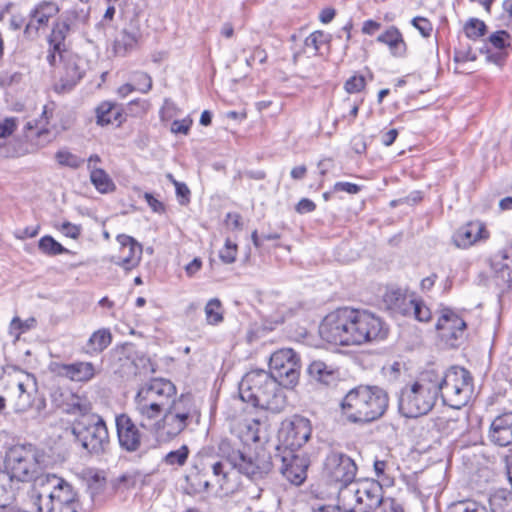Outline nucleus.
I'll use <instances>...</instances> for the list:
<instances>
[{
  "label": "nucleus",
  "instance_id": "1",
  "mask_svg": "<svg viewBox=\"0 0 512 512\" xmlns=\"http://www.w3.org/2000/svg\"><path fill=\"white\" fill-rule=\"evenodd\" d=\"M319 333L328 343L348 346L382 340L386 338L388 328L371 312L342 307L325 316Z\"/></svg>",
  "mask_w": 512,
  "mask_h": 512
},
{
  "label": "nucleus",
  "instance_id": "2",
  "mask_svg": "<svg viewBox=\"0 0 512 512\" xmlns=\"http://www.w3.org/2000/svg\"><path fill=\"white\" fill-rule=\"evenodd\" d=\"M45 453L32 444L12 446L6 453L4 470H0V507L12 504L26 483L36 482L43 474Z\"/></svg>",
  "mask_w": 512,
  "mask_h": 512
},
{
  "label": "nucleus",
  "instance_id": "3",
  "mask_svg": "<svg viewBox=\"0 0 512 512\" xmlns=\"http://www.w3.org/2000/svg\"><path fill=\"white\" fill-rule=\"evenodd\" d=\"M176 394L174 383L165 378H152L142 383L133 399L139 426L152 432Z\"/></svg>",
  "mask_w": 512,
  "mask_h": 512
},
{
  "label": "nucleus",
  "instance_id": "4",
  "mask_svg": "<svg viewBox=\"0 0 512 512\" xmlns=\"http://www.w3.org/2000/svg\"><path fill=\"white\" fill-rule=\"evenodd\" d=\"M389 404L387 392L378 386L359 385L341 401V412L350 423L367 424L378 420Z\"/></svg>",
  "mask_w": 512,
  "mask_h": 512
},
{
  "label": "nucleus",
  "instance_id": "5",
  "mask_svg": "<svg viewBox=\"0 0 512 512\" xmlns=\"http://www.w3.org/2000/svg\"><path fill=\"white\" fill-rule=\"evenodd\" d=\"M281 384L268 371L256 369L246 373L239 384L240 398L254 407L280 412L285 406Z\"/></svg>",
  "mask_w": 512,
  "mask_h": 512
},
{
  "label": "nucleus",
  "instance_id": "6",
  "mask_svg": "<svg viewBox=\"0 0 512 512\" xmlns=\"http://www.w3.org/2000/svg\"><path fill=\"white\" fill-rule=\"evenodd\" d=\"M31 497L38 512H78L80 509L73 486L54 474L39 478Z\"/></svg>",
  "mask_w": 512,
  "mask_h": 512
},
{
  "label": "nucleus",
  "instance_id": "7",
  "mask_svg": "<svg viewBox=\"0 0 512 512\" xmlns=\"http://www.w3.org/2000/svg\"><path fill=\"white\" fill-rule=\"evenodd\" d=\"M200 420L201 411L194 398L189 394L176 395L152 433L160 441H171L191 426L198 425Z\"/></svg>",
  "mask_w": 512,
  "mask_h": 512
},
{
  "label": "nucleus",
  "instance_id": "8",
  "mask_svg": "<svg viewBox=\"0 0 512 512\" xmlns=\"http://www.w3.org/2000/svg\"><path fill=\"white\" fill-rule=\"evenodd\" d=\"M438 397L439 387L435 371H425L400 390L399 411L407 418L425 415L435 406Z\"/></svg>",
  "mask_w": 512,
  "mask_h": 512
},
{
  "label": "nucleus",
  "instance_id": "9",
  "mask_svg": "<svg viewBox=\"0 0 512 512\" xmlns=\"http://www.w3.org/2000/svg\"><path fill=\"white\" fill-rule=\"evenodd\" d=\"M439 396L445 405L460 410L473 395V380L468 370L451 367L444 374L435 371Z\"/></svg>",
  "mask_w": 512,
  "mask_h": 512
},
{
  "label": "nucleus",
  "instance_id": "10",
  "mask_svg": "<svg viewBox=\"0 0 512 512\" xmlns=\"http://www.w3.org/2000/svg\"><path fill=\"white\" fill-rule=\"evenodd\" d=\"M337 500L352 512L382 509L383 502L386 501L382 496L381 484L371 479L356 480L344 486L339 491Z\"/></svg>",
  "mask_w": 512,
  "mask_h": 512
},
{
  "label": "nucleus",
  "instance_id": "11",
  "mask_svg": "<svg viewBox=\"0 0 512 512\" xmlns=\"http://www.w3.org/2000/svg\"><path fill=\"white\" fill-rule=\"evenodd\" d=\"M6 396L0 395V412L6 406V400L16 413L27 412L33 405L37 394V382L33 375L17 370L14 375L4 378Z\"/></svg>",
  "mask_w": 512,
  "mask_h": 512
},
{
  "label": "nucleus",
  "instance_id": "12",
  "mask_svg": "<svg viewBox=\"0 0 512 512\" xmlns=\"http://www.w3.org/2000/svg\"><path fill=\"white\" fill-rule=\"evenodd\" d=\"M357 471L358 467L351 457L341 452H330L324 462L323 477L327 483L333 486V491L325 493L319 485L315 490L316 497L322 500L335 494L338 497L339 491L344 486L356 481Z\"/></svg>",
  "mask_w": 512,
  "mask_h": 512
},
{
  "label": "nucleus",
  "instance_id": "13",
  "mask_svg": "<svg viewBox=\"0 0 512 512\" xmlns=\"http://www.w3.org/2000/svg\"><path fill=\"white\" fill-rule=\"evenodd\" d=\"M72 434L76 442L90 454L99 455L109 445L106 423L98 414L77 418L72 424Z\"/></svg>",
  "mask_w": 512,
  "mask_h": 512
},
{
  "label": "nucleus",
  "instance_id": "14",
  "mask_svg": "<svg viewBox=\"0 0 512 512\" xmlns=\"http://www.w3.org/2000/svg\"><path fill=\"white\" fill-rule=\"evenodd\" d=\"M226 461L252 480L262 479L271 472L273 467L271 456L263 450L254 456H247L240 450H232L227 455Z\"/></svg>",
  "mask_w": 512,
  "mask_h": 512
},
{
  "label": "nucleus",
  "instance_id": "15",
  "mask_svg": "<svg viewBox=\"0 0 512 512\" xmlns=\"http://www.w3.org/2000/svg\"><path fill=\"white\" fill-rule=\"evenodd\" d=\"M270 370L278 382L286 387L297 384L300 375V359L290 348L280 349L270 357Z\"/></svg>",
  "mask_w": 512,
  "mask_h": 512
},
{
  "label": "nucleus",
  "instance_id": "16",
  "mask_svg": "<svg viewBox=\"0 0 512 512\" xmlns=\"http://www.w3.org/2000/svg\"><path fill=\"white\" fill-rule=\"evenodd\" d=\"M312 432L310 421L302 416H293L281 423L278 438L283 450L295 451L310 438Z\"/></svg>",
  "mask_w": 512,
  "mask_h": 512
},
{
  "label": "nucleus",
  "instance_id": "17",
  "mask_svg": "<svg viewBox=\"0 0 512 512\" xmlns=\"http://www.w3.org/2000/svg\"><path fill=\"white\" fill-rule=\"evenodd\" d=\"M280 460L279 470L291 484L299 486L306 480L310 461L305 453L283 450Z\"/></svg>",
  "mask_w": 512,
  "mask_h": 512
},
{
  "label": "nucleus",
  "instance_id": "18",
  "mask_svg": "<svg viewBox=\"0 0 512 512\" xmlns=\"http://www.w3.org/2000/svg\"><path fill=\"white\" fill-rule=\"evenodd\" d=\"M116 239L120 245L119 251L111 256L110 261L126 272L135 269L142 259V245L126 234H120Z\"/></svg>",
  "mask_w": 512,
  "mask_h": 512
},
{
  "label": "nucleus",
  "instance_id": "19",
  "mask_svg": "<svg viewBox=\"0 0 512 512\" xmlns=\"http://www.w3.org/2000/svg\"><path fill=\"white\" fill-rule=\"evenodd\" d=\"M441 338L451 347L458 345V340L464 335L466 322L452 309L444 307L436 324Z\"/></svg>",
  "mask_w": 512,
  "mask_h": 512
},
{
  "label": "nucleus",
  "instance_id": "20",
  "mask_svg": "<svg viewBox=\"0 0 512 512\" xmlns=\"http://www.w3.org/2000/svg\"><path fill=\"white\" fill-rule=\"evenodd\" d=\"M115 425L120 447L127 452L139 450L143 433L132 418L126 413L116 415Z\"/></svg>",
  "mask_w": 512,
  "mask_h": 512
},
{
  "label": "nucleus",
  "instance_id": "21",
  "mask_svg": "<svg viewBox=\"0 0 512 512\" xmlns=\"http://www.w3.org/2000/svg\"><path fill=\"white\" fill-rule=\"evenodd\" d=\"M50 369L56 375L74 382H89L97 374L94 364L87 361H76L69 364L54 362L51 363Z\"/></svg>",
  "mask_w": 512,
  "mask_h": 512
},
{
  "label": "nucleus",
  "instance_id": "22",
  "mask_svg": "<svg viewBox=\"0 0 512 512\" xmlns=\"http://www.w3.org/2000/svg\"><path fill=\"white\" fill-rule=\"evenodd\" d=\"M489 438L491 442L501 447L512 444V412L494 418L490 425Z\"/></svg>",
  "mask_w": 512,
  "mask_h": 512
},
{
  "label": "nucleus",
  "instance_id": "23",
  "mask_svg": "<svg viewBox=\"0 0 512 512\" xmlns=\"http://www.w3.org/2000/svg\"><path fill=\"white\" fill-rule=\"evenodd\" d=\"M58 12V7L53 2H42L30 13V20L25 27L27 36L36 35L41 27L47 26L50 18Z\"/></svg>",
  "mask_w": 512,
  "mask_h": 512
},
{
  "label": "nucleus",
  "instance_id": "24",
  "mask_svg": "<svg viewBox=\"0 0 512 512\" xmlns=\"http://www.w3.org/2000/svg\"><path fill=\"white\" fill-rule=\"evenodd\" d=\"M488 231L481 222H469L460 227L453 236L455 245L459 248H468L478 240L488 238Z\"/></svg>",
  "mask_w": 512,
  "mask_h": 512
},
{
  "label": "nucleus",
  "instance_id": "25",
  "mask_svg": "<svg viewBox=\"0 0 512 512\" xmlns=\"http://www.w3.org/2000/svg\"><path fill=\"white\" fill-rule=\"evenodd\" d=\"M469 416L466 412H455L451 415L438 417L435 421L437 429L445 435L460 436L468 430Z\"/></svg>",
  "mask_w": 512,
  "mask_h": 512
},
{
  "label": "nucleus",
  "instance_id": "26",
  "mask_svg": "<svg viewBox=\"0 0 512 512\" xmlns=\"http://www.w3.org/2000/svg\"><path fill=\"white\" fill-rule=\"evenodd\" d=\"M84 70L75 58H69L64 63V72L55 85L57 92L71 90L83 77Z\"/></svg>",
  "mask_w": 512,
  "mask_h": 512
},
{
  "label": "nucleus",
  "instance_id": "27",
  "mask_svg": "<svg viewBox=\"0 0 512 512\" xmlns=\"http://www.w3.org/2000/svg\"><path fill=\"white\" fill-rule=\"evenodd\" d=\"M379 43L385 44L392 56L402 58L407 53V45L398 28L391 26L377 37Z\"/></svg>",
  "mask_w": 512,
  "mask_h": 512
},
{
  "label": "nucleus",
  "instance_id": "28",
  "mask_svg": "<svg viewBox=\"0 0 512 512\" xmlns=\"http://www.w3.org/2000/svg\"><path fill=\"white\" fill-rule=\"evenodd\" d=\"M308 373L314 381L325 386L336 384L339 378L338 370L321 360L313 361L308 367Z\"/></svg>",
  "mask_w": 512,
  "mask_h": 512
},
{
  "label": "nucleus",
  "instance_id": "29",
  "mask_svg": "<svg viewBox=\"0 0 512 512\" xmlns=\"http://www.w3.org/2000/svg\"><path fill=\"white\" fill-rule=\"evenodd\" d=\"M49 119V112L46 106H44L42 114L38 119L26 123V138L33 140L35 137L39 139L42 144L48 143L50 141V129L48 128Z\"/></svg>",
  "mask_w": 512,
  "mask_h": 512
},
{
  "label": "nucleus",
  "instance_id": "30",
  "mask_svg": "<svg viewBox=\"0 0 512 512\" xmlns=\"http://www.w3.org/2000/svg\"><path fill=\"white\" fill-rule=\"evenodd\" d=\"M112 335L109 329L102 328L92 333L84 346V352L90 356L103 352L111 343Z\"/></svg>",
  "mask_w": 512,
  "mask_h": 512
},
{
  "label": "nucleus",
  "instance_id": "31",
  "mask_svg": "<svg viewBox=\"0 0 512 512\" xmlns=\"http://www.w3.org/2000/svg\"><path fill=\"white\" fill-rule=\"evenodd\" d=\"M492 269L497 277L508 287H512V258L498 254L491 262Z\"/></svg>",
  "mask_w": 512,
  "mask_h": 512
},
{
  "label": "nucleus",
  "instance_id": "32",
  "mask_svg": "<svg viewBox=\"0 0 512 512\" xmlns=\"http://www.w3.org/2000/svg\"><path fill=\"white\" fill-rule=\"evenodd\" d=\"M69 30L70 27L66 22H57L49 36V46L58 52L59 58H62V52L65 51L64 41Z\"/></svg>",
  "mask_w": 512,
  "mask_h": 512
},
{
  "label": "nucleus",
  "instance_id": "33",
  "mask_svg": "<svg viewBox=\"0 0 512 512\" xmlns=\"http://www.w3.org/2000/svg\"><path fill=\"white\" fill-rule=\"evenodd\" d=\"M96 113L97 123L101 126L113 124L115 122H121V113L119 109L110 102H104L100 104L96 110Z\"/></svg>",
  "mask_w": 512,
  "mask_h": 512
},
{
  "label": "nucleus",
  "instance_id": "34",
  "mask_svg": "<svg viewBox=\"0 0 512 512\" xmlns=\"http://www.w3.org/2000/svg\"><path fill=\"white\" fill-rule=\"evenodd\" d=\"M89 178L95 189L102 194L113 192L116 189L111 177L103 169H94Z\"/></svg>",
  "mask_w": 512,
  "mask_h": 512
},
{
  "label": "nucleus",
  "instance_id": "35",
  "mask_svg": "<svg viewBox=\"0 0 512 512\" xmlns=\"http://www.w3.org/2000/svg\"><path fill=\"white\" fill-rule=\"evenodd\" d=\"M139 33L123 29L115 41V51L118 54L125 55L133 50L138 43Z\"/></svg>",
  "mask_w": 512,
  "mask_h": 512
},
{
  "label": "nucleus",
  "instance_id": "36",
  "mask_svg": "<svg viewBox=\"0 0 512 512\" xmlns=\"http://www.w3.org/2000/svg\"><path fill=\"white\" fill-rule=\"evenodd\" d=\"M477 59V55L472 51V48L468 42H459V45L454 50V62L457 64L455 68L456 72H462L461 66H464L468 62H474Z\"/></svg>",
  "mask_w": 512,
  "mask_h": 512
},
{
  "label": "nucleus",
  "instance_id": "37",
  "mask_svg": "<svg viewBox=\"0 0 512 512\" xmlns=\"http://www.w3.org/2000/svg\"><path fill=\"white\" fill-rule=\"evenodd\" d=\"M38 248L42 253H44L48 256H56L59 254H72L73 253L71 250L63 247L52 236H49V235L43 236L39 240Z\"/></svg>",
  "mask_w": 512,
  "mask_h": 512
},
{
  "label": "nucleus",
  "instance_id": "38",
  "mask_svg": "<svg viewBox=\"0 0 512 512\" xmlns=\"http://www.w3.org/2000/svg\"><path fill=\"white\" fill-rule=\"evenodd\" d=\"M37 325V320L34 317H29L25 320L19 317H14L9 325V334L14 336L16 340L20 338L23 333L34 329Z\"/></svg>",
  "mask_w": 512,
  "mask_h": 512
},
{
  "label": "nucleus",
  "instance_id": "39",
  "mask_svg": "<svg viewBox=\"0 0 512 512\" xmlns=\"http://www.w3.org/2000/svg\"><path fill=\"white\" fill-rule=\"evenodd\" d=\"M492 512H512V494L497 492L489 499Z\"/></svg>",
  "mask_w": 512,
  "mask_h": 512
},
{
  "label": "nucleus",
  "instance_id": "40",
  "mask_svg": "<svg viewBox=\"0 0 512 512\" xmlns=\"http://www.w3.org/2000/svg\"><path fill=\"white\" fill-rule=\"evenodd\" d=\"M206 322L209 325H218L223 321L222 304L218 298L210 299L205 306Z\"/></svg>",
  "mask_w": 512,
  "mask_h": 512
},
{
  "label": "nucleus",
  "instance_id": "41",
  "mask_svg": "<svg viewBox=\"0 0 512 512\" xmlns=\"http://www.w3.org/2000/svg\"><path fill=\"white\" fill-rule=\"evenodd\" d=\"M373 467L377 477L376 482H379L381 486H392L394 484V477L391 475V467L387 461L375 460Z\"/></svg>",
  "mask_w": 512,
  "mask_h": 512
},
{
  "label": "nucleus",
  "instance_id": "42",
  "mask_svg": "<svg viewBox=\"0 0 512 512\" xmlns=\"http://www.w3.org/2000/svg\"><path fill=\"white\" fill-rule=\"evenodd\" d=\"M91 405L86 400L79 396L72 395L70 401L67 403L66 411L70 414H78L79 417H83V415H91L90 413Z\"/></svg>",
  "mask_w": 512,
  "mask_h": 512
},
{
  "label": "nucleus",
  "instance_id": "43",
  "mask_svg": "<svg viewBox=\"0 0 512 512\" xmlns=\"http://www.w3.org/2000/svg\"><path fill=\"white\" fill-rule=\"evenodd\" d=\"M55 158L61 166H67L72 169H77L85 162L81 157L72 154L68 150H59L55 154Z\"/></svg>",
  "mask_w": 512,
  "mask_h": 512
},
{
  "label": "nucleus",
  "instance_id": "44",
  "mask_svg": "<svg viewBox=\"0 0 512 512\" xmlns=\"http://www.w3.org/2000/svg\"><path fill=\"white\" fill-rule=\"evenodd\" d=\"M330 35L322 31H314L305 39V47L312 49L315 53L319 52L323 45L328 44Z\"/></svg>",
  "mask_w": 512,
  "mask_h": 512
},
{
  "label": "nucleus",
  "instance_id": "45",
  "mask_svg": "<svg viewBox=\"0 0 512 512\" xmlns=\"http://www.w3.org/2000/svg\"><path fill=\"white\" fill-rule=\"evenodd\" d=\"M464 32L468 39L476 40L486 32V25L477 18L470 19L464 26Z\"/></svg>",
  "mask_w": 512,
  "mask_h": 512
},
{
  "label": "nucleus",
  "instance_id": "46",
  "mask_svg": "<svg viewBox=\"0 0 512 512\" xmlns=\"http://www.w3.org/2000/svg\"><path fill=\"white\" fill-rule=\"evenodd\" d=\"M131 80L135 89L143 94L148 93L152 89V78L145 72L138 71L133 73Z\"/></svg>",
  "mask_w": 512,
  "mask_h": 512
},
{
  "label": "nucleus",
  "instance_id": "47",
  "mask_svg": "<svg viewBox=\"0 0 512 512\" xmlns=\"http://www.w3.org/2000/svg\"><path fill=\"white\" fill-rule=\"evenodd\" d=\"M189 449L186 445H182L179 449L170 451L166 454L164 462L167 465H178L183 466L188 458Z\"/></svg>",
  "mask_w": 512,
  "mask_h": 512
},
{
  "label": "nucleus",
  "instance_id": "48",
  "mask_svg": "<svg viewBox=\"0 0 512 512\" xmlns=\"http://www.w3.org/2000/svg\"><path fill=\"white\" fill-rule=\"evenodd\" d=\"M448 512H488L487 509L474 501H460L452 504Z\"/></svg>",
  "mask_w": 512,
  "mask_h": 512
},
{
  "label": "nucleus",
  "instance_id": "49",
  "mask_svg": "<svg viewBox=\"0 0 512 512\" xmlns=\"http://www.w3.org/2000/svg\"><path fill=\"white\" fill-rule=\"evenodd\" d=\"M237 245L231 240L225 241L224 247L219 252L220 259L226 264H232L237 258Z\"/></svg>",
  "mask_w": 512,
  "mask_h": 512
},
{
  "label": "nucleus",
  "instance_id": "50",
  "mask_svg": "<svg viewBox=\"0 0 512 512\" xmlns=\"http://www.w3.org/2000/svg\"><path fill=\"white\" fill-rule=\"evenodd\" d=\"M212 472L216 478L217 484L221 489L227 490L225 487L227 483V479L229 477V472L225 469V463L222 461H217L212 465Z\"/></svg>",
  "mask_w": 512,
  "mask_h": 512
},
{
  "label": "nucleus",
  "instance_id": "51",
  "mask_svg": "<svg viewBox=\"0 0 512 512\" xmlns=\"http://www.w3.org/2000/svg\"><path fill=\"white\" fill-rule=\"evenodd\" d=\"M366 86L365 78L362 75L351 76L344 84L347 93L361 92Z\"/></svg>",
  "mask_w": 512,
  "mask_h": 512
},
{
  "label": "nucleus",
  "instance_id": "52",
  "mask_svg": "<svg viewBox=\"0 0 512 512\" xmlns=\"http://www.w3.org/2000/svg\"><path fill=\"white\" fill-rule=\"evenodd\" d=\"M411 305L413 306L414 315L417 320L427 322L431 319V311L422 301L412 300Z\"/></svg>",
  "mask_w": 512,
  "mask_h": 512
},
{
  "label": "nucleus",
  "instance_id": "53",
  "mask_svg": "<svg viewBox=\"0 0 512 512\" xmlns=\"http://www.w3.org/2000/svg\"><path fill=\"white\" fill-rule=\"evenodd\" d=\"M57 228L64 236L74 240L78 239L82 232V227L80 225H76L68 221L61 223Z\"/></svg>",
  "mask_w": 512,
  "mask_h": 512
},
{
  "label": "nucleus",
  "instance_id": "54",
  "mask_svg": "<svg viewBox=\"0 0 512 512\" xmlns=\"http://www.w3.org/2000/svg\"><path fill=\"white\" fill-rule=\"evenodd\" d=\"M509 38L510 35L506 31L500 30L491 34L489 41L495 48L504 49L509 45Z\"/></svg>",
  "mask_w": 512,
  "mask_h": 512
},
{
  "label": "nucleus",
  "instance_id": "55",
  "mask_svg": "<svg viewBox=\"0 0 512 512\" xmlns=\"http://www.w3.org/2000/svg\"><path fill=\"white\" fill-rule=\"evenodd\" d=\"M411 24L420 32L423 37H429L433 30L430 21L424 17H415L412 19Z\"/></svg>",
  "mask_w": 512,
  "mask_h": 512
},
{
  "label": "nucleus",
  "instance_id": "56",
  "mask_svg": "<svg viewBox=\"0 0 512 512\" xmlns=\"http://www.w3.org/2000/svg\"><path fill=\"white\" fill-rule=\"evenodd\" d=\"M192 125V120L189 118H185L182 120H175L171 124V132L175 134H188L190 127Z\"/></svg>",
  "mask_w": 512,
  "mask_h": 512
},
{
  "label": "nucleus",
  "instance_id": "57",
  "mask_svg": "<svg viewBox=\"0 0 512 512\" xmlns=\"http://www.w3.org/2000/svg\"><path fill=\"white\" fill-rule=\"evenodd\" d=\"M16 119L6 118L0 122V138H6L10 136L16 129Z\"/></svg>",
  "mask_w": 512,
  "mask_h": 512
},
{
  "label": "nucleus",
  "instance_id": "58",
  "mask_svg": "<svg viewBox=\"0 0 512 512\" xmlns=\"http://www.w3.org/2000/svg\"><path fill=\"white\" fill-rule=\"evenodd\" d=\"M176 195L179 199V203L184 205L190 200V190L185 183L175 182Z\"/></svg>",
  "mask_w": 512,
  "mask_h": 512
},
{
  "label": "nucleus",
  "instance_id": "59",
  "mask_svg": "<svg viewBox=\"0 0 512 512\" xmlns=\"http://www.w3.org/2000/svg\"><path fill=\"white\" fill-rule=\"evenodd\" d=\"M333 190L335 192H346L348 194H357L361 188L359 185L350 182H336Z\"/></svg>",
  "mask_w": 512,
  "mask_h": 512
},
{
  "label": "nucleus",
  "instance_id": "60",
  "mask_svg": "<svg viewBox=\"0 0 512 512\" xmlns=\"http://www.w3.org/2000/svg\"><path fill=\"white\" fill-rule=\"evenodd\" d=\"M225 224L228 228L232 230H241L242 222L240 214L236 212H229L225 218Z\"/></svg>",
  "mask_w": 512,
  "mask_h": 512
},
{
  "label": "nucleus",
  "instance_id": "61",
  "mask_svg": "<svg viewBox=\"0 0 512 512\" xmlns=\"http://www.w3.org/2000/svg\"><path fill=\"white\" fill-rule=\"evenodd\" d=\"M337 502H339L337 500ZM313 512H352L350 509L343 506L342 503H337L336 505H319L313 507Z\"/></svg>",
  "mask_w": 512,
  "mask_h": 512
},
{
  "label": "nucleus",
  "instance_id": "62",
  "mask_svg": "<svg viewBox=\"0 0 512 512\" xmlns=\"http://www.w3.org/2000/svg\"><path fill=\"white\" fill-rule=\"evenodd\" d=\"M144 199L146 200L149 207L156 213H162L164 212L165 208L162 202H160L158 199H156L152 194L145 193Z\"/></svg>",
  "mask_w": 512,
  "mask_h": 512
},
{
  "label": "nucleus",
  "instance_id": "63",
  "mask_svg": "<svg viewBox=\"0 0 512 512\" xmlns=\"http://www.w3.org/2000/svg\"><path fill=\"white\" fill-rule=\"evenodd\" d=\"M315 208V203L308 198L301 199L296 205V211L300 214L312 212L315 210Z\"/></svg>",
  "mask_w": 512,
  "mask_h": 512
},
{
  "label": "nucleus",
  "instance_id": "64",
  "mask_svg": "<svg viewBox=\"0 0 512 512\" xmlns=\"http://www.w3.org/2000/svg\"><path fill=\"white\" fill-rule=\"evenodd\" d=\"M202 267V261L200 258H194L189 264L185 266L186 274L189 277L194 276Z\"/></svg>",
  "mask_w": 512,
  "mask_h": 512
}]
</instances>
